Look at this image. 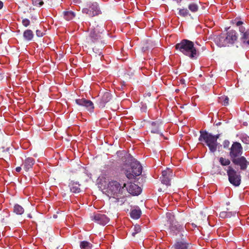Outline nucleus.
<instances>
[{
	"label": "nucleus",
	"instance_id": "nucleus-1",
	"mask_svg": "<svg viewBox=\"0 0 249 249\" xmlns=\"http://www.w3.org/2000/svg\"><path fill=\"white\" fill-rule=\"evenodd\" d=\"M243 148L241 144L237 142H232L229 148V156L233 164L241 171H245L249 165V161L242 156Z\"/></svg>",
	"mask_w": 249,
	"mask_h": 249
},
{
	"label": "nucleus",
	"instance_id": "nucleus-2",
	"mask_svg": "<svg viewBox=\"0 0 249 249\" xmlns=\"http://www.w3.org/2000/svg\"><path fill=\"white\" fill-rule=\"evenodd\" d=\"M175 49L192 60L196 59L199 55V51L195 47L193 42L186 39L175 46Z\"/></svg>",
	"mask_w": 249,
	"mask_h": 249
},
{
	"label": "nucleus",
	"instance_id": "nucleus-3",
	"mask_svg": "<svg viewBox=\"0 0 249 249\" xmlns=\"http://www.w3.org/2000/svg\"><path fill=\"white\" fill-rule=\"evenodd\" d=\"M238 34L234 30H231L226 33H222L215 38V43L219 47L233 45L237 40Z\"/></svg>",
	"mask_w": 249,
	"mask_h": 249
},
{
	"label": "nucleus",
	"instance_id": "nucleus-4",
	"mask_svg": "<svg viewBox=\"0 0 249 249\" xmlns=\"http://www.w3.org/2000/svg\"><path fill=\"white\" fill-rule=\"evenodd\" d=\"M126 180L124 178H119L116 180L111 179L108 183L107 188L108 192L113 197H121L126 192Z\"/></svg>",
	"mask_w": 249,
	"mask_h": 249
},
{
	"label": "nucleus",
	"instance_id": "nucleus-5",
	"mask_svg": "<svg viewBox=\"0 0 249 249\" xmlns=\"http://www.w3.org/2000/svg\"><path fill=\"white\" fill-rule=\"evenodd\" d=\"M219 137V134L214 135L206 130H200L198 141L201 142H205L209 147L210 151L213 153L216 151L219 144L217 142Z\"/></svg>",
	"mask_w": 249,
	"mask_h": 249
},
{
	"label": "nucleus",
	"instance_id": "nucleus-6",
	"mask_svg": "<svg viewBox=\"0 0 249 249\" xmlns=\"http://www.w3.org/2000/svg\"><path fill=\"white\" fill-rule=\"evenodd\" d=\"M232 24L238 28L240 34V40L244 46H249V28L246 29L244 20L240 17H236L232 20Z\"/></svg>",
	"mask_w": 249,
	"mask_h": 249
},
{
	"label": "nucleus",
	"instance_id": "nucleus-7",
	"mask_svg": "<svg viewBox=\"0 0 249 249\" xmlns=\"http://www.w3.org/2000/svg\"><path fill=\"white\" fill-rule=\"evenodd\" d=\"M105 31V26L103 24L92 26L89 29V39L92 43H96L102 39Z\"/></svg>",
	"mask_w": 249,
	"mask_h": 249
},
{
	"label": "nucleus",
	"instance_id": "nucleus-8",
	"mask_svg": "<svg viewBox=\"0 0 249 249\" xmlns=\"http://www.w3.org/2000/svg\"><path fill=\"white\" fill-rule=\"evenodd\" d=\"M130 158L131 160L130 165V168L125 169L124 174L127 178L132 179L142 174V167L140 163L133 159L132 157H130Z\"/></svg>",
	"mask_w": 249,
	"mask_h": 249
},
{
	"label": "nucleus",
	"instance_id": "nucleus-9",
	"mask_svg": "<svg viewBox=\"0 0 249 249\" xmlns=\"http://www.w3.org/2000/svg\"><path fill=\"white\" fill-rule=\"evenodd\" d=\"M82 13L90 17L97 16L101 14L99 5L97 2H88L82 9Z\"/></svg>",
	"mask_w": 249,
	"mask_h": 249
},
{
	"label": "nucleus",
	"instance_id": "nucleus-10",
	"mask_svg": "<svg viewBox=\"0 0 249 249\" xmlns=\"http://www.w3.org/2000/svg\"><path fill=\"white\" fill-rule=\"evenodd\" d=\"M227 174L231 184L235 187L240 185L241 176L239 172L236 171L231 166H229L227 170Z\"/></svg>",
	"mask_w": 249,
	"mask_h": 249
},
{
	"label": "nucleus",
	"instance_id": "nucleus-11",
	"mask_svg": "<svg viewBox=\"0 0 249 249\" xmlns=\"http://www.w3.org/2000/svg\"><path fill=\"white\" fill-rule=\"evenodd\" d=\"M172 170L170 168H167L162 172L161 176L160 177L161 183L166 186H170V181L173 176Z\"/></svg>",
	"mask_w": 249,
	"mask_h": 249
},
{
	"label": "nucleus",
	"instance_id": "nucleus-12",
	"mask_svg": "<svg viewBox=\"0 0 249 249\" xmlns=\"http://www.w3.org/2000/svg\"><path fill=\"white\" fill-rule=\"evenodd\" d=\"M75 103L79 106L84 107L90 112H93L94 111V105L90 100L85 98L77 99L75 100Z\"/></svg>",
	"mask_w": 249,
	"mask_h": 249
},
{
	"label": "nucleus",
	"instance_id": "nucleus-13",
	"mask_svg": "<svg viewBox=\"0 0 249 249\" xmlns=\"http://www.w3.org/2000/svg\"><path fill=\"white\" fill-rule=\"evenodd\" d=\"M126 192L133 196H138L142 192L141 188L135 183L126 181Z\"/></svg>",
	"mask_w": 249,
	"mask_h": 249
},
{
	"label": "nucleus",
	"instance_id": "nucleus-14",
	"mask_svg": "<svg viewBox=\"0 0 249 249\" xmlns=\"http://www.w3.org/2000/svg\"><path fill=\"white\" fill-rule=\"evenodd\" d=\"M169 229L171 234L174 235H177L178 234L184 231V228L176 221L169 225ZM181 234L182 235V234Z\"/></svg>",
	"mask_w": 249,
	"mask_h": 249
},
{
	"label": "nucleus",
	"instance_id": "nucleus-15",
	"mask_svg": "<svg viewBox=\"0 0 249 249\" xmlns=\"http://www.w3.org/2000/svg\"><path fill=\"white\" fill-rule=\"evenodd\" d=\"M93 220L98 224L105 225L109 221V218L105 214L97 213L93 216Z\"/></svg>",
	"mask_w": 249,
	"mask_h": 249
},
{
	"label": "nucleus",
	"instance_id": "nucleus-16",
	"mask_svg": "<svg viewBox=\"0 0 249 249\" xmlns=\"http://www.w3.org/2000/svg\"><path fill=\"white\" fill-rule=\"evenodd\" d=\"M111 98V95L109 92L106 91L104 92L101 96V97L99 102V105L100 107H105L106 103L108 102Z\"/></svg>",
	"mask_w": 249,
	"mask_h": 249
},
{
	"label": "nucleus",
	"instance_id": "nucleus-17",
	"mask_svg": "<svg viewBox=\"0 0 249 249\" xmlns=\"http://www.w3.org/2000/svg\"><path fill=\"white\" fill-rule=\"evenodd\" d=\"M189 246V244L184 240L177 241L173 245L171 249H188Z\"/></svg>",
	"mask_w": 249,
	"mask_h": 249
},
{
	"label": "nucleus",
	"instance_id": "nucleus-18",
	"mask_svg": "<svg viewBox=\"0 0 249 249\" xmlns=\"http://www.w3.org/2000/svg\"><path fill=\"white\" fill-rule=\"evenodd\" d=\"M35 160L33 158H26L23 163V168L26 171H28L33 168Z\"/></svg>",
	"mask_w": 249,
	"mask_h": 249
},
{
	"label": "nucleus",
	"instance_id": "nucleus-19",
	"mask_svg": "<svg viewBox=\"0 0 249 249\" xmlns=\"http://www.w3.org/2000/svg\"><path fill=\"white\" fill-rule=\"evenodd\" d=\"M80 185L77 182L71 181L69 185L70 190L73 193H78L80 192Z\"/></svg>",
	"mask_w": 249,
	"mask_h": 249
},
{
	"label": "nucleus",
	"instance_id": "nucleus-20",
	"mask_svg": "<svg viewBox=\"0 0 249 249\" xmlns=\"http://www.w3.org/2000/svg\"><path fill=\"white\" fill-rule=\"evenodd\" d=\"M228 210H229L227 209V211L220 212L219 213V217L225 219L227 218H231V217L235 215L236 212L228 211Z\"/></svg>",
	"mask_w": 249,
	"mask_h": 249
},
{
	"label": "nucleus",
	"instance_id": "nucleus-21",
	"mask_svg": "<svg viewBox=\"0 0 249 249\" xmlns=\"http://www.w3.org/2000/svg\"><path fill=\"white\" fill-rule=\"evenodd\" d=\"M141 214L142 212L139 208L132 210L130 213L131 217L134 219H139L140 217Z\"/></svg>",
	"mask_w": 249,
	"mask_h": 249
},
{
	"label": "nucleus",
	"instance_id": "nucleus-22",
	"mask_svg": "<svg viewBox=\"0 0 249 249\" xmlns=\"http://www.w3.org/2000/svg\"><path fill=\"white\" fill-rule=\"evenodd\" d=\"M236 137L240 139L242 142L246 144H249V136L245 133H239Z\"/></svg>",
	"mask_w": 249,
	"mask_h": 249
},
{
	"label": "nucleus",
	"instance_id": "nucleus-23",
	"mask_svg": "<svg viewBox=\"0 0 249 249\" xmlns=\"http://www.w3.org/2000/svg\"><path fill=\"white\" fill-rule=\"evenodd\" d=\"M23 36L24 40L30 41L33 38L34 33L31 30L27 29L23 32Z\"/></svg>",
	"mask_w": 249,
	"mask_h": 249
},
{
	"label": "nucleus",
	"instance_id": "nucleus-24",
	"mask_svg": "<svg viewBox=\"0 0 249 249\" xmlns=\"http://www.w3.org/2000/svg\"><path fill=\"white\" fill-rule=\"evenodd\" d=\"M13 212L18 215H21L24 213V209L21 206L16 204L14 206Z\"/></svg>",
	"mask_w": 249,
	"mask_h": 249
},
{
	"label": "nucleus",
	"instance_id": "nucleus-25",
	"mask_svg": "<svg viewBox=\"0 0 249 249\" xmlns=\"http://www.w3.org/2000/svg\"><path fill=\"white\" fill-rule=\"evenodd\" d=\"M64 18L67 20H71L75 16L74 12L70 11H64L63 12Z\"/></svg>",
	"mask_w": 249,
	"mask_h": 249
},
{
	"label": "nucleus",
	"instance_id": "nucleus-26",
	"mask_svg": "<svg viewBox=\"0 0 249 249\" xmlns=\"http://www.w3.org/2000/svg\"><path fill=\"white\" fill-rule=\"evenodd\" d=\"M80 247L81 249H91L92 245L87 241H82L80 243Z\"/></svg>",
	"mask_w": 249,
	"mask_h": 249
},
{
	"label": "nucleus",
	"instance_id": "nucleus-27",
	"mask_svg": "<svg viewBox=\"0 0 249 249\" xmlns=\"http://www.w3.org/2000/svg\"><path fill=\"white\" fill-rule=\"evenodd\" d=\"M231 160L230 159H226L223 157H220L219 158V162L220 164L223 166H230L231 164Z\"/></svg>",
	"mask_w": 249,
	"mask_h": 249
},
{
	"label": "nucleus",
	"instance_id": "nucleus-28",
	"mask_svg": "<svg viewBox=\"0 0 249 249\" xmlns=\"http://www.w3.org/2000/svg\"><path fill=\"white\" fill-rule=\"evenodd\" d=\"M152 128L151 132L152 133L159 134L160 133L159 129V124L156 122H152L151 123Z\"/></svg>",
	"mask_w": 249,
	"mask_h": 249
},
{
	"label": "nucleus",
	"instance_id": "nucleus-29",
	"mask_svg": "<svg viewBox=\"0 0 249 249\" xmlns=\"http://www.w3.org/2000/svg\"><path fill=\"white\" fill-rule=\"evenodd\" d=\"M167 221L169 225L176 221L175 219V216L170 213H166Z\"/></svg>",
	"mask_w": 249,
	"mask_h": 249
},
{
	"label": "nucleus",
	"instance_id": "nucleus-30",
	"mask_svg": "<svg viewBox=\"0 0 249 249\" xmlns=\"http://www.w3.org/2000/svg\"><path fill=\"white\" fill-rule=\"evenodd\" d=\"M218 102L226 106L229 104V98L227 96H222L219 98Z\"/></svg>",
	"mask_w": 249,
	"mask_h": 249
},
{
	"label": "nucleus",
	"instance_id": "nucleus-31",
	"mask_svg": "<svg viewBox=\"0 0 249 249\" xmlns=\"http://www.w3.org/2000/svg\"><path fill=\"white\" fill-rule=\"evenodd\" d=\"M188 8L191 12L195 13L198 11V6L196 3H192L188 5Z\"/></svg>",
	"mask_w": 249,
	"mask_h": 249
},
{
	"label": "nucleus",
	"instance_id": "nucleus-32",
	"mask_svg": "<svg viewBox=\"0 0 249 249\" xmlns=\"http://www.w3.org/2000/svg\"><path fill=\"white\" fill-rule=\"evenodd\" d=\"M178 15L181 17H185L189 15V11L186 8L178 9Z\"/></svg>",
	"mask_w": 249,
	"mask_h": 249
},
{
	"label": "nucleus",
	"instance_id": "nucleus-33",
	"mask_svg": "<svg viewBox=\"0 0 249 249\" xmlns=\"http://www.w3.org/2000/svg\"><path fill=\"white\" fill-rule=\"evenodd\" d=\"M134 231L132 233V235L133 236H135V235L138 233L140 232L141 231V226L139 225H135L134 229Z\"/></svg>",
	"mask_w": 249,
	"mask_h": 249
},
{
	"label": "nucleus",
	"instance_id": "nucleus-34",
	"mask_svg": "<svg viewBox=\"0 0 249 249\" xmlns=\"http://www.w3.org/2000/svg\"><path fill=\"white\" fill-rule=\"evenodd\" d=\"M22 25L25 27H28L30 24V21L26 18H23L22 20Z\"/></svg>",
	"mask_w": 249,
	"mask_h": 249
},
{
	"label": "nucleus",
	"instance_id": "nucleus-35",
	"mask_svg": "<svg viewBox=\"0 0 249 249\" xmlns=\"http://www.w3.org/2000/svg\"><path fill=\"white\" fill-rule=\"evenodd\" d=\"M93 52L98 54L99 55H101L102 54V49H97L96 47H94L93 48Z\"/></svg>",
	"mask_w": 249,
	"mask_h": 249
},
{
	"label": "nucleus",
	"instance_id": "nucleus-36",
	"mask_svg": "<svg viewBox=\"0 0 249 249\" xmlns=\"http://www.w3.org/2000/svg\"><path fill=\"white\" fill-rule=\"evenodd\" d=\"M230 145V142L229 141L226 140H224L223 142V146L224 148H228Z\"/></svg>",
	"mask_w": 249,
	"mask_h": 249
},
{
	"label": "nucleus",
	"instance_id": "nucleus-37",
	"mask_svg": "<svg viewBox=\"0 0 249 249\" xmlns=\"http://www.w3.org/2000/svg\"><path fill=\"white\" fill-rule=\"evenodd\" d=\"M36 35L38 37H42L44 36V34L41 30H37L36 31Z\"/></svg>",
	"mask_w": 249,
	"mask_h": 249
},
{
	"label": "nucleus",
	"instance_id": "nucleus-38",
	"mask_svg": "<svg viewBox=\"0 0 249 249\" xmlns=\"http://www.w3.org/2000/svg\"><path fill=\"white\" fill-rule=\"evenodd\" d=\"M36 4H38L39 6H41L43 4V2L41 0H38V2L36 1Z\"/></svg>",
	"mask_w": 249,
	"mask_h": 249
},
{
	"label": "nucleus",
	"instance_id": "nucleus-39",
	"mask_svg": "<svg viewBox=\"0 0 249 249\" xmlns=\"http://www.w3.org/2000/svg\"><path fill=\"white\" fill-rule=\"evenodd\" d=\"M21 168L19 166L18 167H17L16 168V171L17 172H20L21 171Z\"/></svg>",
	"mask_w": 249,
	"mask_h": 249
},
{
	"label": "nucleus",
	"instance_id": "nucleus-40",
	"mask_svg": "<svg viewBox=\"0 0 249 249\" xmlns=\"http://www.w3.org/2000/svg\"><path fill=\"white\" fill-rule=\"evenodd\" d=\"M3 6V2L0 0V9H2Z\"/></svg>",
	"mask_w": 249,
	"mask_h": 249
},
{
	"label": "nucleus",
	"instance_id": "nucleus-41",
	"mask_svg": "<svg viewBox=\"0 0 249 249\" xmlns=\"http://www.w3.org/2000/svg\"><path fill=\"white\" fill-rule=\"evenodd\" d=\"M192 225L194 227H196V225L195 224L192 223Z\"/></svg>",
	"mask_w": 249,
	"mask_h": 249
},
{
	"label": "nucleus",
	"instance_id": "nucleus-42",
	"mask_svg": "<svg viewBox=\"0 0 249 249\" xmlns=\"http://www.w3.org/2000/svg\"><path fill=\"white\" fill-rule=\"evenodd\" d=\"M229 202L227 203V205H229Z\"/></svg>",
	"mask_w": 249,
	"mask_h": 249
}]
</instances>
